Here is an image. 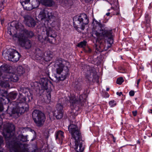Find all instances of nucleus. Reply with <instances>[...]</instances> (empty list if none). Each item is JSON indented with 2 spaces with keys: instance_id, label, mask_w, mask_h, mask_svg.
<instances>
[{
  "instance_id": "6ab92c4d",
  "label": "nucleus",
  "mask_w": 152,
  "mask_h": 152,
  "mask_svg": "<svg viewBox=\"0 0 152 152\" xmlns=\"http://www.w3.org/2000/svg\"><path fill=\"white\" fill-rule=\"evenodd\" d=\"M20 2L25 10H31L33 9L29 0H20Z\"/></svg>"
},
{
  "instance_id": "c9c22d12",
  "label": "nucleus",
  "mask_w": 152,
  "mask_h": 152,
  "mask_svg": "<svg viewBox=\"0 0 152 152\" xmlns=\"http://www.w3.org/2000/svg\"><path fill=\"white\" fill-rule=\"evenodd\" d=\"M145 22L147 24L149 23L150 22V19L149 17H148V14H147L145 15Z\"/></svg>"
},
{
  "instance_id": "ddd939ff",
  "label": "nucleus",
  "mask_w": 152,
  "mask_h": 152,
  "mask_svg": "<svg viewBox=\"0 0 152 152\" xmlns=\"http://www.w3.org/2000/svg\"><path fill=\"white\" fill-rule=\"evenodd\" d=\"M77 18V20H75V21L79 24H81V29L83 30L85 25L89 23L87 15L84 13H82Z\"/></svg>"
},
{
  "instance_id": "ea45409f",
  "label": "nucleus",
  "mask_w": 152,
  "mask_h": 152,
  "mask_svg": "<svg viewBox=\"0 0 152 152\" xmlns=\"http://www.w3.org/2000/svg\"><path fill=\"white\" fill-rule=\"evenodd\" d=\"M132 113L133 116H135L137 115V111L136 110V111H133L132 112Z\"/></svg>"
},
{
  "instance_id": "6e6552de",
  "label": "nucleus",
  "mask_w": 152,
  "mask_h": 152,
  "mask_svg": "<svg viewBox=\"0 0 152 152\" xmlns=\"http://www.w3.org/2000/svg\"><path fill=\"white\" fill-rule=\"evenodd\" d=\"M11 51H7L6 53H3V56L7 60L16 62L21 57L20 54L16 50L12 49Z\"/></svg>"
},
{
  "instance_id": "aec40b11",
  "label": "nucleus",
  "mask_w": 152,
  "mask_h": 152,
  "mask_svg": "<svg viewBox=\"0 0 152 152\" xmlns=\"http://www.w3.org/2000/svg\"><path fill=\"white\" fill-rule=\"evenodd\" d=\"M35 58L37 60L44 59V52L39 48L35 49Z\"/></svg>"
},
{
  "instance_id": "864d4df0",
  "label": "nucleus",
  "mask_w": 152,
  "mask_h": 152,
  "mask_svg": "<svg viewBox=\"0 0 152 152\" xmlns=\"http://www.w3.org/2000/svg\"><path fill=\"white\" fill-rule=\"evenodd\" d=\"M110 12L107 13L106 14V15H107V16H108L110 15Z\"/></svg>"
},
{
  "instance_id": "79ce46f5",
  "label": "nucleus",
  "mask_w": 152,
  "mask_h": 152,
  "mask_svg": "<svg viewBox=\"0 0 152 152\" xmlns=\"http://www.w3.org/2000/svg\"><path fill=\"white\" fill-rule=\"evenodd\" d=\"M116 94L117 95H118L119 96H120L122 94V93L121 92H117L116 93Z\"/></svg>"
},
{
  "instance_id": "0eeeda50",
  "label": "nucleus",
  "mask_w": 152,
  "mask_h": 152,
  "mask_svg": "<svg viewBox=\"0 0 152 152\" xmlns=\"http://www.w3.org/2000/svg\"><path fill=\"white\" fill-rule=\"evenodd\" d=\"M32 118L35 123L38 127L43 126L45 120V117L44 113L39 110H34L32 113Z\"/></svg>"
},
{
  "instance_id": "3c124183",
  "label": "nucleus",
  "mask_w": 152,
  "mask_h": 152,
  "mask_svg": "<svg viewBox=\"0 0 152 152\" xmlns=\"http://www.w3.org/2000/svg\"><path fill=\"white\" fill-rule=\"evenodd\" d=\"M3 9V7H2V6L0 7V12Z\"/></svg>"
},
{
  "instance_id": "4c0bfd02",
  "label": "nucleus",
  "mask_w": 152,
  "mask_h": 152,
  "mask_svg": "<svg viewBox=\"0 0 152 152\" xmlns=\"http://www.w3.org/2000/svg\"><path fill=\"white\" fill-rule=\"evenodd\" d=\"M129 94L130 96H133L134 95V92L133 91H131L129 92Z\"/></svg>"
},
{
  "instance_id": "a18cd8bd",
  "label": "nucleus",
  "mask_w": 152,
  "mask_h": 152,
  "mask_svg": "<svg viewBox=\"0 0 152 152\" xmlns=\"http://www.w3.org/2000/svg\"><path fill=\"white\" fill-rule=\"evenodd\" d=\"M140 79H139L138 80H137V86H138V85L139 83L140 82Z\"/></svg>"
},
{
  "instance_id": "f3484780",
  "label": "nucleus",
  "mask_w": 152,
  "mask_h": 152,
  "mask_svg": "<svg viewBox=\"0 0 152 152\" xmlns=\"http://www.w3.org/2000/svg\"><path fill=\"white\" fill-rule=\"evenodd\" d=\"M24 18V22L26 24L28 27H34L36 24L35 20L31 17L28 15L23 16Z\"/></svg>"
},
{
  "instance_id": "8fccbe9b",
  "label": "nucleus",
  "mask_w": 152,
  "mask_h": 152,
  "mask_svg": "<svg viewBox=\"0 0 152 152\" xmlns=\"http://www.w3.org/2000/svg\"><path fill=\"white\" fill-rule=\"evenodd\" d=\"M148 111L150 113L152 114V109H150L148 110Z\"/></svg>"
},
{
  "instance_id": "052dcab7",
  "label": "nucleus",
  "mask_w": 152,
  "mask_h": 152,
  "mask_svg": "<svg viewBox=\"0 0 152 152\" xmlns=\"http://www.w3.org/2000/svg\"><path fill=\"white\" fill-rule=\"evenodd\" d=\"M137 142H138V143H140V142L139 141H138Z\"/></svg>"
},
{
  "instance_id": "f03ea898",
  "label": "nucleus",
  "mask_w": 152,
  "mask_h": 152,
  "mask_svg": "<svg viewBox=\"0 0 152 152\" xmlns=\"http://www.w3.org/2000/svg\"><path fill=\"white\" fill-rule=\"evenodd\" d=\"M92 26V29L95 30V31H94L93 34L97 37L96 42H98L99 43H100L99 40L105 38H107L110 39L109 41H108L109 42L110 44L113 43L112 30H105L103 29L104 25L95 19H93Z\"/></svg>"
},
{
  "instance_id": "4468645a",
  "label": "nucleus",
  "mask_w": 152,
  "mask_h": 152,
  "mask_svg": "<svg viewBox=\"0 0 152 152\" xmlns=\"http://www.w3.org/2000/svg\"><path fill=\"white\" fill-rule=\"evenodd\" d=\"M91 75L94 78L96 79L97 77V73L95 69L92 67H91L90 69L88 70L85 74V77L89 83L91 80H93Z\"/></svg>"
},
{
  "instance_id": "680f3d73",
  "label": "nucleus",
  "mask_w": 152,
  "mask_h": 152,
  "mask_svg": "<svg viewBox=\"0 0 152 152\" xmlns=\"http://www.w3.org/2000/svg\"><path fill=\"white\" fill-rule=\"evenodd\" d=\"M135 13H137V11H136V12H135Z\"/></svg>"
},
{
  "instance_id": "f8f14e48",
  "label": "nucleus",
  "mask_w": 152,
  "mask_h": 152,
  "mask_svg": "<svg viewBox=\"0 0 152 152\" xmlns=\"http://www.w3.org/2000/svg\"><path fill=\"white\" fill-rule=\"evenodd\" d=\"M68 129L69 133L74 140H78L81 137V133L77 126L72 124H70L68 126Z\"/></svg>"
},
{
  "instance_id": "7c9ffc66",
  "label": "nucleus",
  "mask_w": 152,
  "mask_h": 152,
  "mask_svg": "<svg viewBox=\"0 0 152 152\" xmlns=\"http://www.w3.org/2000/svg\"><path fill=\"white\" fill-rule=\"evenodd\" d=\"M56 107L57 109L56 110L58 111H63V106L60 104H58L56 105Z\"/></svg>"
},
{
  "instance_id": "f704fd0d",
  "label": "nucleus",
  "mask_w": 152,
  "mask_h": 152,
  "mask_svg": "<svg viewBox=\"0 0 152 152\" xmlns=\"http://www.w3.org/2000/svg\"><path fill=\"white\" fill-rule=\"evenodd\" d=\"M102 47V45L101 44L100 46H98L97 45H96L95 49L99 52H101L103 50L101 48Z\"/></svg>"
},
{
  "instance_id": "c03bdc74",
  "label": "nucleus",
  "mask_w": 152,
  "mask_h": 152,
  "mask_svg": "<svg viewBox=\"0 0 152 152\" xmlns=\"http://www.w3.org/2000/svg\"><path fill=\"white\" fill-rule=\"evenodd\" d=\"M105 97H108L109 96V95L107 93V92H106L105 93Z\"/></svg>"
},
{
  "instance_id": "423d86ee",
  "label": "nucleus",
  "mask_w": 152,
  "mask_h": 152,
  "mask_svg": "<svg viewBox=\"0 0 152 152\" xmlns=\"http://www.w3.org/2000/svg\"><path fill=\"white\" fill-rule=\"evenodd\" d=\"M5 77H4L3 80H0V86L5 88L10 87L9 82L10 81L16 82L18 80V77L17 75L10 72L6 73Z\"/></svg>"
},
{
  "instance_id": "de8ad7c7",
  "label": "nucleus",
  "mask_w": 152,
  "mask_h": 152,
  "mask_svg": "<svg viewBox=\"0 0 152 152\" xmlns=\"http://www.w3.org/2000/svg\"><path fill=\"white\" fill-rule=\"evenodd\" d=\"M1 23L2 25L4 22V19H1Z\"/></svg>"
},
{
  "instance_id": "393cba45",
  "label": "nucleus",
  "mask_w": 152,
  "mask_h": 152,
  "mask_svg": "<svg viewBox=\"0 0 152 152\" xmlns=\"http://www.w3.org/2000/svg\"><path fill=\"white\" fill-rule=\"evenodd\" d=\"M53 115H54L56 117L57 119H60L63 117V111H58V110H55Z\"/></svg>"
},
{
  "instance_id": "412c9836",
  "label": "nucleus",
  "mask_w": 152,
  "mask_h": 152,
  "mask_svg": "<svg viewBox=\"0 0 152 152\" xmlns=\"http://www.w3.org/2000/svg\"><path fill=\"white\" fill-rule=\"evenodd\" d=\"M46 34L47 37L48 38V37H50L53 38V39H56V38L57 36V34L56 32L50 28H47L46 29Z\"/></svg>"
},
{
  "instance_id": "cd10ccee",
  "label": "nucleus",
  "mask_w": 152,
  "mask_h": 152,
  "mask_svg": "<svg viewBox=\"0 0 152 152\" xmlns=\"http://www.w3.org/2000/svg\"><path fill=\"white\" fill-rule=\"evenodd\" d=\"M25 72V70L21 66H18L17 69V73L20 76L23 75Z\"/></svg>"
},
{
  "instance_id": "7ed1b4c3",
  "label": "nucleus",
  "mask_w": 152,
  "mask_h": 152,
  "mask_svg": "<svg viewBox=\"0 0 152 152\" xmlns=\"http://www.w3.org/2000/svg\"><path fill=\"white\" fill-rule=\"evenodd\" d=\"M26 98L22 94H20L17 100V104L16 108H13L12 111L13 115H15V116L17 118L22 113H24L28 110V106L26 102Z\"/></svg>"
},
{
  "instance_id": "6e6d98bb",
  "label": "nucleus",
  "mask_w": 152,
  "mask_h": 152,
  "mask_svg": "<svg viewBox=\"0 0 152 152\" xmlns=\"http://www.w3.org/2000/svg\"><path fill=\"white\" fill-rule=\"evenodd\" d=\"M109 88H106V91H109Z\"/></svg>"
},
{
  "instance_id": "39448f33",
  "label": "nucleus",
  "mask_w": 152,
  "mask_h": 152,
  "mask_svg": "<svg viewBox=\"0 0 152 152\" xmlns=\"http://www.w3.org/2000/svg\"><path fill=\"white\" fill-rule=\"evenodd\" d=\"M7 91H5L2 94L3 97L0 98V112L3 110V104H5L7 102H10L12 100L15 99L16 97L18 94L15 92H11L7 94Z\"/></svg>"
},
{
  "instance_id": "49530a36",
  "label": "nucleus",
  "mask_w": 152,
  "mask_h": 152,
  "mask_svg": "<svg viewBox=\"0 0 152 152\" xmlns=\"http://www.w3.org/2000/svg\"><path fill=\"white\" fill-rule=\"evenodd\" d=\"M8 32L9 33V34L10 35H12V33L11 32V31L10 30V31L9 30H8Z\"/></svg>"
},
{
  "instance_id": "69168bd1",
  "label": "nucleus",
  "mask_w": 152,
  "mask_h": 152,
  "mask_svg": "<svg viewBox=\"0 0 152 152\" xmlns=\"http://www.w3.org/2000/svg\"><path fill=\"white\" fill-rule=\"evenodd\" d=\"M138 11H140V12H141V10H139Z\"/></svg>"
},
{
  "instance_id": "338daca9",
  "label": "nucleus",
  "mask_w": 152,
  "mask_h": 152,
  "mask_svg": "<svg viewBox=\"0 0 152 152\" xmlns=\"http://www.w3.org/2000/svg\"><path fill=\"white\" fill-rule=\"evenodd\" d=\"M109 10H110V9L108 10V11H109Z\"/></svg>"
},
{
  "instance_id": "5fc2aeb1",
  "label": "nucleus",
  "mask_w": 152,
  "mask_h": 152,
  "mask_svg": "<svg viewBox=\"0 0 152 152\" xmlns=\"http://www.w3.org/2000/svg\"><path fill=\"white\" fill-rule=\"evenodd\" d=\"M74 27L77 30V28H78V27H77V26H75Z\"/></svg>"
},
{
  "instance_id": "a19ab883",
  "label": "nucleus",
  "mask_w": 152,
  "mask_h": 152,
  "mask_svg": "<svg viewBox=\"0 0 152 152\" xmlns=\"http://www.w3.org/2000/svg\"><path fill=\"white\" fill-rule=\"evenodd\" d=\"M1 3L2 5L1 6H2V7H4L3 6V4H4L5 3L7 2V0H1Z\"/></svg>"
},
{
  "instance_id": "473e14b6",
  "label": "nucleus",
  "mask_w": 152,
  "mask_h": 152,
  "mask_svg": "<svg viewBox=\"0 0 152 152\" xmlns=\"http://www.w3.org/2000/svg\"><path fill=\"white\" fill-rule=\"evenodd\" d=\"M109 104L111 107H113L116 105L117 103L114 100H113L109 102Z\"/></svg>"
},
{
  "instance_id": "f257e3e1",
  "label": "nucleus",
  "mask_w": 152,
  "mask_h": 152,
  "mask_svg": "<svg viewBox=\"0 0 152 152\" xmlns=\"http://www.w3.org/2000/svg\"><path fill=\"white\" fill-rule=\"evenodd\" d=\"M15 127L13 124L8 123L4 124L2 134L6 142L7 147L10 152H35V150H32L28 148V145L23 144L20 141H27V136L19 134L17 137L14 136Z\"/></svg>"
},
{
  "instance_id": "0e129e2a",
  "label": "nucleus",
  "mask_w": 152,
  "mask_h": 152,
  "mask_svg": "<svg viewBox=\"0 0 152 152\" xmlns=\"http://www.w3.org/2000/svg\"><path fill=\"white\" fill-rule=\"evenodd\" d=\"M139 15L140 16H141V14H140Z\"/></svg>"
},
{
  "instance_id": "2eb2a0df",
  "label": "nucleus",
  "mask_w": 152,
  "mask_h": 152,
  "mask_svg": "<svg viewBox=\"0 0 152 152\" xmlns=\"http://www.w3.org/2000/svg\"><path fill=\"white\" fill-rule=\"evenodd\" d=\"M52 13L45 9H44L40 12L39 15V18L41 20L45 19L48 21L53 17Z\"/></svg>"
},
{
  "instance_id": "c756f323",
  "label": "nucleus",
  "mask_w": 152,
  "mask_h": 152,
  "mask_svg": "<svg viewBox=\"0 0 152 152\" xmlns=\"http://www.w3.org/2000/svg\"><path fill=\"white\" fill-rule=\"evenodd\" d=\"M86 42L85 41H83L79 43L77 45V46L79 48H84L86 46Z\"/></svg>"
},
{
  "instance_id": "9b49d317",
  "label": "nucleus",
  "mask_w": 152,
  "mask_h": 152,
  "mask_svg": "<svg viewBox=\"0 0 152 152\" xmlns=\"http://www.w3.org/2000/svg\"><path fill=\"white\" fill-rule=\"evenodd\" d=\"M41 88H39L40 95H41L43 92H45L47 99L50 101L51 95L50 91L49 89H48V81L47 80L43 78L41 79Z\"/></svg>"
},
{
  "instance_id": "b1692460",
  "label": "nucleus",
  "mask_w": 152,
  "mask_h": 152,
  "mask_svg": "<svg viewBox=\"0 0 152 152\" xmlns=\"http://www.w3.org/2000/svg\"><path fill=\"white\" fill-rule=\"evenodd\" d=\"M38 39L39 41L41 42H43L44 40H46L47 42H49L50 43H52V39L51 40H50V39L47 37H43V36L41 35H39L38 37Z\"/></svg>"
},
{
  "instance_id": "72a5a7b5",
  "label": "nucleus",
  "mask_w": 152,
  "mask_h": 152,
  "mask_svg": "<svg viewBox=\"0 0 152 152\" xmlns=\"http://www.w3.org/2000/svg\"><path fill=\"white\" fill-rule=\"evenodd\" d=\"M124 81V80L123 78L120 77L117 79L116 81V83L117 84L121 85L122 83Z\"/></svg>"
},
{
  "instance_id": "1a4fd4ad",
  "label": "nucleus",
  "mask_w": 152,
  "mask_h": 152,
  "mask_svg": "<svg viewBox=\"0 0 152 152\" xmlns=\"http://www.w3.org/2000/svg\"><path fill=\"white\" fill-rule=\"evenodd\" d=\"M85 96L86 95L85 94L80 95L79 99L74 96L70 97L69 98V102L72 108L75 109L76 106L79 107L83 102H85L86 101Z\"/></svg>"
},
{
  "instance_id": "bf43d9fd",
  "label": "nucleus",
  "mask_w": 152,
  "mask_h": 152,
  "mask_svg": "<svg viewBox=\"0 0 152 152\" xmlns=\"http://www.w3.org/2000/svg\"><path fill=\"white\" fill-rule=\"evenodd\" d=\"M0 152H3V151H2V150H0Z\"/></svg>"
},
{
  "instance_id": "e433bc0d",
  "label": "nucleus",
  "mask_w": 152,
  "mask_h": 152,
  "mask_svg": "<svg viewBox=\"0 0 152 152\" xmlns=\"http://www.w3.org/2000/svg\"><path fill=\"white\" fill-rule=\"evenodd\" d=\"M84 51L85 53H90L91 52L92 50L89 47H87L84 49Z\"/></svg>"
},
{
  "instance_id": "a878e982",
  "label": "nucleus",
  "mask_w": 152,
  "mask_h": 152,
  "mask_svg": "<svg viewBox=\"0 0 152 152\" xmlns=\"http://www.w3.org/2000/svg\"><path fill=\"white\" fill-rule=\"evenodd\" d=\"M24 34H23L24 36H27L29 37H31L34 35V33L31 31H28L26 30H24L23 31Z\"/></svg>"
},
{
  "instance_id": "13d9d810",
  "label": "nucleus",
  "mask_w": 152,
  "mask_h": 152,
  "mask_svg": "<svg viewBox=\"0 0 152 152\" xmlns=\"http://www.w3.org/2000/svg\"><path fill=\"white\" fill-rule=\"evenodd\" d=\"M113 141L114 142H115V139L114 138H113Z\"/></svg>"
},
{
  "instance_id": "a211bd4d",
  "label": "nucleus",
  "mask_w": 152,
  "mask_h": 152,
  "mask_svg": "<svg viewBox=\"0 0 152 152\" xmlns=\"http://www.w3.org/2000/svg\"><path fill=\"white\" fill-rule=\"evenodd\" d=\"M75 149L77 152H82L84 149L83 145V141L81 140V137L78 139L75 140Z\"/></svg>"
},
{
  "instance_id": "58836bf2",
  "label": "nucleus",
  "mask_w": 152,
  "mask_h": 152,
  "mask_svg": "<svg viewBox=\"0 0 152 152\" xmlns=\"http://www.w3.org/2000/svg\"><path fill=\"white\" fill-rule=\"evenodd\" d=\"M3 140L2 137L0 136V145H1L3 143Z\"/></svg>"
},
{
  "instance_id": "5701e85b",
  "label": "nucleus",
  "mask_w": 152,
  "mask_h": 152,
  "mask_svg": "<svg viewBox=\"0 0 152 152\" xmlns=\"http://www.w3.org/2000/svg\"><path fill=\"white\" fill-rule=\"evenodd\" d=\"M64 132L61 130L57 131L55 134L56 139L62 141L64 139Z\"/></svg>"
},
{
  "instance_id": "4be33fe9",
  "label": "nucleus",
  "mask_w": 152,
  "mask_h": 152,
  "mask_svg": "<svg viewBox=\"0 0 152 152\" xmlns=\"http://www.w3.org/2000/svg\"><path fill=\"white\" fill-rule=\"evenodd\" d=\"M42 4L47 7H51L54 5L55 3L53 0H42Z\"/></svg>"
},
{
  "instance_id": "09e8293b",
  "label": "nucleus",
  "mask_w": 152,
  "mask_h": 152,
  "mask_svg": "<svg viewBox=\"0 0 152 152\" xmlns=\"http://www.w3.org/2000/svg\"><path fill=\"white\" fill-rule=\"evenodd\" d=\"M1 122H0V129H1V125L2 124V123L1 121H0Z\"/></svg>"
},
{
  "instance_id": "c85d7f7f",
  "label": "nucleus",
  "mask_w": 152,
  "mask_h": 152,
  "mask_svg": "<svg viewBox=\"0 0 152 152\" xmlns=\"http://www.w3.org/2000/svg\"><path fill=\"white\" fill-rule=\"evenodd\" d=\"M111 10H113L111 13L112 15H118V9H114L113 7H111Z\"/></svg>"
},
{
  "instance_id": "37998d69",
  "label": "nucleus",
  "mask_w": 152,
  "mask_h": 152,
  "mask_svg": "<svg viewBox=\"0 0 152 152\" xmlns=\"http://www.w3.org/2000/svg\"><path fill=\"white\" fill-rule=\"evenodd\" d=\"M84 1L86 3H88L92 1L93 0H84Z\"/></svg>"
},
{
  "instance_id": "bb28decb",
  "label": "nucleus",
  "mask_w": 152,
  "mask_h": 152,
  "mask_svg": "<svg viewBox=\"0 0 152 152\" xmlns=\"http://www.w3.org/2000/svg\"><path fill=\"white\" fill-rule=\"evenodd\" d=\"M31 3L33 9L37 8L39 4V3L38 0H29Z\"/></svg>"
},
{
  "instance_id": "2f4dec72",
  "label": "nucleus",
  "mask_w": 152,
  "mask_h": 152,
  "mask_svg": "<svg viewBox=\"0 0 152 152\" xmlns=\"http://www.w3.org/2000/svg\"><path fill=\"white\" fill-rule=\"evenodd\" d=\"M48 58V60H50L52 57V55L51 54L50 51H47L46 52L45 54H44V56Z\"/></svg>"
},
{
  "instance_id": "e2e57ef3",
  "label": "nucleus",
  "mask_w": 152,
  "mask_h": 152,
  "mask_svg": "<svg viewBox=\"0 0 152 152\" xmlns=\"http://www.w3.org/2000/svg\"><path fill=\"white\" fill-rule=\"evenodd\" d=\"M151 136H152V133H151Z\"/></svg>"
},
{
  "instance_id": "603ef678",
  "label": "nucleus",
  "mask_w": 152,
  "mask_h": 152,
  "mask_svg": "<svg viewBox=\"0 0 152 152\" xmlns=\"http://www.w3.org/2000/svg\"><path fill=\"white\" fill-rule=\"evenodd\" d=\"M16 103V102H12L11 103V104H12L14 105V104H15Z\"/></svg>"
},
{
  "instance_id": "4d7b16f0",
  "label": "nucleus",
  "mask_w": 152,
  "mask_h": 152,
  "mask_svg": "<svg viewBox=\"0 0 152 152\" xmlns=\"http://www.w3.org/2000/svg\"><path fill=\"white\" fill-rule=\"evenodd\" d=\"M18 26H15V28L16 29H18Z\"/></svg>"
},
{
  "instance_id": "dca6fc26",
  "label": "nucleus",
  "mask_w": 152,
  "mask_h": 152,
  "mask_svg": "<svg viewBox=\"0 0 152 152\" xmlns=\"http://www.w3.org/2000/svg\"><path fill=\"white\" fill-rule=\"evenodd\" d=\"M12 67L7 64H4L0 67V79L2 78L3 76L5 77L6 73H10Z\"/></svg>"
},
{
  "instance_id": "9d476101",
  "label": "nucleus",
  "mask_w": 152,
  "mask_h": 152,
  "mask_svg": "<svg viewBox=\"0 0 152 152\" xmlns=\"http://www.w3.org/2000/svg\"><path fill=\"white\" fill-rule=\"evenodd\" d=\"M13 38L17 37L18 39L19 43L20 45L26 49H28L31 46V41L26 38L23 34H20L18 36L17 34L13 35Z\"/></svg>"
},
{
  "instance_id": "20e7f679",
  "label": "nucleus",
  "mask_w": 152,
  "mask_h": 152,
  "mask_svg": "<svg viewBox=\"0 0 152 152\" xmlns=\"http://www.w3.org/2000/svg\"><path fill=\"white\" fill-rule=\"evenodd\" d=\"M55 67L56 68V73L61 75L57 77L55 76L58 81L64 80L68 76L69 69L67 66L64 65V63L62 61H56L55 64Z\"/></svg>"
}]
</instances>
